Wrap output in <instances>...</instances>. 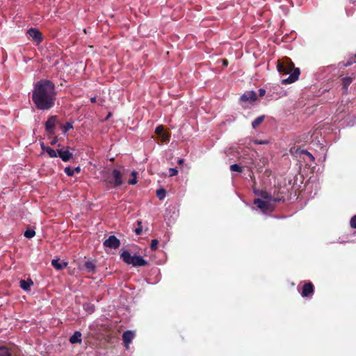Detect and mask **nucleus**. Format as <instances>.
<instances>
[{
    "label": "nucleus",
    "mask_w": 356,
    "mask_h": 356,
    "mask_svg": "<svg viewBox=\"0 0 356 356\" xmlns=\"http://www.w3.org/2000/svg\"><path fill=\"white\" fill-rule=\"evenodd\" d=\"M159 241L157 239H152L150 244V248L152 250L155 251L157 250Z\"/></svg>",
    "instance_id": "30"
},
{
    "label": "nucleus",
    "mask_w": 356,
    "mask_h": 356,
    "mask_svg": "<svg viewBox=\"0 0 356 356\" xmlns=\"http://www.w3.org/2000/svg\"><path fill=\"white\" fill-rule=\"evenodd\" d=\"M134 337H135V334L132 331L127 330L123 333L122 340L127 347H128L129 344L132 341V340L134 339Z\"/></svg>",
    "instance_id": "13"
},
{
    "label": "nucleus",
    "mask_w": 356,
    "mask_h": 356,
    "mask_svg": "<svg viewBox=\"0 0 356 356\" xmlns=\"http://www.w3.org/2000/svg\"><path fill=\"white\" fill-rule=\"evenodd\" d=\"M58 156H59L64 162L69 161L73 156L69 150L58 149Z\"/></svg>",
    "instance_id": "12"
},
{
    "label": "nucleus",
    "mask_w": 356,
    "mask_h": 356,
    "mask_svg": "<svg viewBox=\"0 0 356 356\" xmlns=\"http://www.w3.org/2000/svg\"><path fill=\"white\" fill-rule=\"evenodd\" d=\"M51 265L55 268L56 270H62L67 267V262H60V259H53L51 261Z\"/></svg>",
    "instance_id": "16"
},
{
    "label": "nucleus",
    "mask_w": 356,
    "mask_h": 356,
    "mask_svg": "<svg viewBox=\"0 0 356 356\" xmlns=\"http://www.w3.org/2000/svg\"><path fill=\"white\" fill-rule=\"evenodd\" d=\"M58 142V137L56 136L55 135L54 136V138L52 139V140L50 142V144L51 145H54L56 144V143Z\"/></svg>",
    "instance_id": "36"
},
{
    "label": "nucleus",
    "mask_w": 356,
    "mask_h": 356,
    "mask_svg": "<svg viewBox=\"0 0 356 356\" xmlns=\"http://www.w3.org/2000/svg\"><path fill=\"white\" fill-rule=\"evenodd\" d=\"M156 196L159 200H163L166 196V191L164 188H159L156 191Z\"/></svg>",
    "instance_id": "21"
},
{
    "label": "nucleus",
    "mask_w": 356,
    "mask_h": 356,
    "mask_svg": "<svg viewBox=\"0 0 356 356\" xmlns=\"http://www.w3.org/2000/svg\"><path fill=\"white\" fill-rule=\"evenodd\" d=\"M230 170L234 172H242L243 168L238 164H233L230 165Z\"/></svg>",
    "instance_id": "28"
},
{
    "label": "nucleus",
    "mask_w": 356,
    "mask_h": 356,
    "mask_svg": "<svg viewBox=\"0 0 356 356\" xmlns=\"http://www.w3.org/2000/svg\"><path fill=\"white\" fill-rule=\"evenodd\" d=\"M184 162V160L183 159H179L178 161H177V163L179 165H182Z\"/></svg>",
    "instance_id": "39"
},
{
    "label": "nucleus",
    "mask_w": 356,
    "mask_h": 356,
    "mask_svg": "<svg viewBox=\"0 0 356 356\" xmlns=\"http://www.w3.org/2000/svg\"><path fill=\"white\" fill-rule=\"evenodd\" d=\"M46 152L48 154L49 156L51 158H56L58 156V152L57 151L54 150V149L49 147L46 148Z\"/></svg>",
    "instance_id": "22"
},
{
    "label": "nucleus",
    "mask_w": 356,
    "mask_h": 356,
    "mask_svg": "<svg viewBox=\"0 0 356 356\" xmlns=\"http://www.w3.org/2000/svg\"><path fill=\"white\" fill-rule=\"evenodd\" d=\"M108 187L113 188H118L123 184L122 174L120 170L114 169L112 173L105 180Z\"/></svg>",
    "instance_id": "4"
},
{
    "label": "nucleus",
    "mask_w": 356,
    "mask_h": 356,
    "mask_svg": "<svg viewBox=\"0 0 356 356\" xmlns=\"http://www.w3.org/2000/svg\"><path fill=\"white\" fill-rule=\"evenodd\" d=\"M272 198H273L272 202H280L284 201V197L282 195H277L276 197L272 196Z\"/></svg>",
    "instance_id": "29"
},
{
    "label": "nucleus",
    "mask_w": 356,
    "mask_h": 356,
    "mask_svg": "<svg viewBox=\"0 0 356 356\" xmlns=\"http://www.w3.org/2000/svg\"><path fill=\"white\" fill-rule=\"evenodd\" d=\"M353 82V78L346 76L342 79V85H343V92H347L348 86L350 85V83Z\"/></svg>",
    "instance_id": "18"
},
{
    "label": "nucleus",
    "mask_w": 356,
    "mask_h": 356,
    "mask_svg": "<svg viewBox=\"0 0 356 356\" xmlns=\"http://www.w3.org/2000/svg\"><path fill=\"white\" fill-rule=\"evenodd\" d=\"M64 134L67 133L70 129H73L72 123L67 122L61 127Z\"/></svg>",
    "instance_id": "26"
},
{
    "label": "nucleus",
    "mask_w": 356,
    "mask_h": 356,
    "mask_svg": "<svg viewBox=\"0 0 356 356\" xmlns=\"http://www.w3.org/2000/svg\"><path fill=\"white\" fill-rule=\"evenodd\" d=\"M35 235V232L31 229H27L24 232V236L27 238H31Z\"/></svg>",
    "instance_id": "25"
},
{
    "label": "nucleus",
    "mask_w": 356,
    "mask_h": 356,
    "mask_svg": "<svg viewBox=\"0 0 356 356\" xmlns=\"http://www.w3.org/2000/svg\"><path fill=\"white\" fill-rule=\"evenodd\" d=\"M350 225L352 228L356 229V215L351 218Z\"/></svg>",
    "instance_id": "33"
},
{
    "label": "nucleus",
    "mask_w": 356,
    "mask_h": 356,
    "mask_svg": "<svg viewBox=\"0 0 356 356\" xmlns=\"http://www.w3.org/2000/svg\"><path fill=\"white\" fill-rule=\"evenodd\" d=\"M74 170V173L76 172V173H79L81 172V168L79 166L75 168L74 169H73Z\"/></svg>",
    "instance_id": "38"
},
{
    "label": "nucleus",
    "mask_w": 356,
    "mask_h": 356,
    "mask_svg": "<svg viewBox=\"0 0 356 356\" xmlns=\"http://www.w3.org/2000/svg\"><path fill=\"white\" fill-rule=\"evenodd\" d=\"M120 258L122 261L128 264H131L133 266H145L147 264V261L144 259L141 256H132L128 250H124L120 254Z\"/></svg>",
    "instance_id": "3"
},
{
    "label": "nucleus",
    "mask_w": 356,
    "mask_h": 356,
    "mask_svg": "<svg viewBox=\"0 0 356 356\" xmlns=\"http://www.w3.org/2000/svg\"><path fill=\"white\" fill-rule=\"evenodd\" d=\"M297 152L300 154H304V155H306L307 156H308V158L310 159L311 161H314V156L309 152H308L307 149H303L299 148L297 149Z\"/></svg>",
    "instance_id": "20"
},
{
    "label": "nucleus",
    "mask_w": 356,
    "mask_h": 356,
    "mask_svg": "<svg viewBox=\"0 0 356 356\" xmlns=\"http://www.w3.org/2000/svg\"><path fill=\"white\" fill-rule=\"evenodd\" d=\"M138 227H136L134 230L136 235H140L143 232V226L142 222L138 220L137 221Z\"/></svg>",
    "instance_id": "27"
},
{
    "label": "nucleus",
    "mask_w": 356,
    "mask_h": 356,
    "mask_svg": "<svg viewBox=\"0 0 356 356\" xmlns=\"http://www.w3.org/2000/svg\"><path fill=\"white\" fill-rule=\"evenodd\" d=\"M254 204L264 212L273 210L269 201L262 200L257 198L254 200Z\"/></svg>",
    "instance_id": "8"
},
{
    "label": "nucleus",
    "mask_w": 356,
    "mask_h": 356,
    "mask_svg": "<svg viewBox=\"0 0 356 356\" xmlns=\"http://www.w3.org/2000/svg\"><path fill=\"white\" fill-rule=\"evenodd\" d=\"M103 245L106 248L117 249L120 245V241L115 236L111 235L104 241Z\"/></svg>",
    "instance_id": "6"
},
{
    "label": "nucleus",
    "mask_w": 356,
    "mask_h": 356,
    "mask_svg": "<svg viewBox=\"0 0 356 356\" xmlns=\"http://www.w3.org/2000/svg\"><path fill=\"white\" fill-rule=\"evenodd\" d=\"M169 177H173L177 175L178 170H177V168H171L169 169Z\"/></svg>",
    "instance_id": "34"
},
{
    "label": "nucleus",
    "mask_w": 356,
    "mask_h": 356,
    "mask_svg": "<svg viewBox=\"0 0 356 356\" xmlns=\"http://www.w3.org/2000/svg\"><path fill=\"white\" fill-rule=\"evenodd\" d=\"M355 58H356V54H355Z\"/></svg>",
    "instance_id": "43"
},
{
    "label": "nucleus",
    "mask_w": 356,
    "mask_h": 356,
    "mask_svg": "<svg viewBox=\"0 0 356 356\" xmlns=\"http://www.w3.org/2000/svg\"><path fill=\"white\" fill-rule=\"evenodd\" d=\"M58 123V116L51 115L44 123V129L47 132V135L49 138L52 137L55 135V129L56 124Z\"/></svg>",
    "instance_id": "5"
},
{
    "label": "nucleus",
    "mask_w": 356,
    "mask_h": 356,
    "mask_svg": "<svg viewBox=\"0 0 356 356\" xmlns=\"http://www.w3.org/2000/svg\"><path fill=\"white\" fill-rule=\"evenodd\" d=\"M265 116L261 115L257 117L252 122V127L253 129H257L264 120Z\"/></svg>",
    "instance_id": "19"
},
{
    "label": "nucleus",
    "mask_w": 356,
    "mask_h": 356,
    "mask_svg": "<svg viewBox=\"0 0 356 356\" xmlns=\"http://www.w3.org/2000/svg\"><path fill=\"white\" fill-rule=\"evenodd\" d=\"M84 266L86 270L88 273H95L96 271V265L92 261H87L85 262Z\"/></svg>",
    "instance_id": "17"
},
{
    "label": "nucleus",
    "mask_w": 356,
    "mask_h": 356,
    "mask_svg": "<svg viewBox=\"0 0 356 356\" xmlns=\"http://www.w3.org/2000/svg\"><path fill=\"white\" fill-rule=\"evenodd\" d=\"M69 341L72 344L81 343L82 341L81 333L79 331L74 332L70 337Z\"/></svg>",
    "instance_id": "14"
},
{
    "label": "nucleus",
    "mask_w": 356,
    "mask_h": 356,
    "mask_svg": "<svg viewBox=\"0 0 356 356\" xmlns=\"http://www.w3.org/2000/svg\"><path fill=\"white\" fill-rule=\"evenodd\" d=\"M90 102L92 103H95L96 102V97H94L90 98Z\"/></svg>",
    "instance_id": "41"
},
{
    "label": "nucleus",
    "mask_w": 356,
    "mask_h": 356,
    "mask_svg": "<svg viewBox=\"0 0 356 356\" xmlns=\"http://www.w3.org/2000/svg\"><path fill=\"white\" fill-rule=\"evenodd\" d=\"M265 94H266V90L264 89L260 88L259 90V97H264L265 95Z\"/></svg>",
    "instance_id": "35"
},
{
    "label": "nucleus",
    "mask_w": 356,
    "mask_h": 356,
    "mask_svg": "<svg viewBox=\"0 0 356 356\" xmlns=\"http://www.w3.org/2000/svg\"><path fill=\"white\" fill-rule=\"evenodd\" d=\"M254 143L257 144V145H261V144H267L268 142L265 141V140H257L254 141Z\"/></svg>",
    "instance_id": "37"
},
{
    "label": "nucleus",
    "mask_w": 356,
    "mask_h": 356,
    "mask_svg": "<svg viewBox=\"0 0 356 356\" xmlns=\"http://www.w3.org/2000/svg\"><path fill=\"white\" fill-rule=\"evenodd\" d=\"M0 356H11V353L7 349H0Z\"/></svg>",
    "instance_id": "32"
},
{
    "label": "nucleus",
    "mask_w": 356,
    "mask_h": 356,
    "mask_svg": "<svg viewBox=\"0 0 356 356\" xmlns=\"http://www.w3.org/2000/svg\"><path fill=\"white\" fill-rule=\"evenodd\" d=\"M27 33L37 44H40L43 40L42 34L38 29L31 28Z\"/></svg>",
    "instance_id": "7"
},
{
    "label": "nucleus",
    "mask_w": 356,
    "mask_h": 356,
    "mask_svg": "<svg viewBox=\"0 0 356 356\" xmlns=\"http://www.w3.org/2000/svg\"><path fill=\"white\" fill-rule=\"evenodd\" d=\"M260 195L264 200H266V201H269L270 202H272V195L269 194L268 192L262 191H261Z\"/></svg>",
    "instance_id": "24"
},
{
    "label": "nucleus",
    "mask_w": 356,
    "mask_h": 356,
    "mask_svg": "<svg viewBox=\"0 0 356 356\" xmlns=\"http://www.w3.org/2000/svg\"><path fill=\"white\" fill-rule=\"evenodd\" d=\"M155 134L161 138L162 142H168L170 140V135L164 132V127L163 125H159L156 127Z\"/></svg>",
    "instance_id": "11"
},
{
    "label": "nucleus",
    "mask_w": 356,
    "mask_h": 356,
    "mask_svg": "<svg viewBox=\"0 0 356 356\" xmlns=\"http://www.w3.org/2000/svg\"><path fill=\"white\" fill-rule=\"evenodd\" d=\"M47 147H48V146H45V145H44V143H42V144H41V148H42V149L43 151L46 152V148H47Z\"/></svg>",
    "instance_id": "40"
},
{
    "label": "nucleus",
    "mask_w": 356,
    "mask_h": 356,
    "mask_svg": "<svg viewBox=\"0 0 356 356\" xmlns=\"http://www.w3.org/2000/svg\"><path fill=\"white\" fill-rule=\"evenodd\" d=\"M223 63L225 65H227V61L226 60H224Z\"/></svg>",
    "instance_id": "42"
},
{
    "label": "nucleus",
    "mask_w": 356,
    "mask_h": 356,
    "mask_svg": "<svg viewBox=\"0 0 356 356\" xmlns=\"http://www.w3.org/2000/svg\"><path fill=\"white\" fill-rule=\"evenodd\" d=\"M277 70L280 74H289V76L282 81L284 84H289L296 81L300 74V70L298 67H295L294 63L291 59L288 57H284L277 61Z\"/></svg>",
    "instance_id": "2"
},
{
    "label": "nucleus",
    "mask_w": 356,
    "mask_h": 356,
    "mask_svg": "<svg viewBox=\"0 0 356 356\" xmlns=\"http://www.w3.org/2000/svg\"><path fill=\"white\" fill-rule=\"evenodd\" d=\"M257 99V96L255 92L248 91L244 93L240 98L241 102L252 103Z\"/></svg>",
    "instance_id": "10"
},
{
    "label": "nucleus",
    "mask_w": 356,
    "mask_h": 356,
    "mask_svg": "<svg viewBox=\"0 0 356 356\" xmlns=\"http://www.w3.org/2000/svg\"><path fill=\"white\" fill-rule=\"evenodd\" d=\"M64 172L66 173V175L69 177H72L74 175V170L70 167H66L64 169Z\"/></svg>",
    "instance_id": "31"
},
{
    "label": "nucleus",
    "mask_w": 356,
    "mask_h": 356,
    "mask_svg": "<svg viewBox=\"0 0 356 356\" xmlns=\"http://www.w3.org/2000/svg\"><path fill=\"white\" fill-rule=\"evenodd\" d=\"M19 283L20 287L26 291H29L31 290V286L33 285V282L31 279H28L27 280H21Z\"/></svg>",
    "instance_id": "15"
},
{
    "label": "nucleus",
    "mask_w": 356,
    "mask_h": 356,
    "mask_svg": "<svg viewBox=\"0 0 356 356\" xmlns=\"http://www.w3.org/2000/svg\"><path fill=\"white\" fill-rule=\"evenodd\" d=\"M57 92L54 83L46 79H42L33 85L31 99L38 110L49 111L54 106Z\"/></svg>",
    "instance_id": "1"
},
{
    "label": "nucleus",
    "mask_w": 356,
    "mask_h": 356,
    "mask_svg": "<svg viewBox=\"0 0 356 356\" xmlns=\"http://www.w3.org/2000/svg\"><path fill=\"white\" fill-rule=\"evenodd\" d=\"M131 175L132 178L128 181V184L135 185L137 183V172L136 171H133Z\"/></svg>",
    "instance_id": "23"
},
{
    "label": "nucleus",
    "mask_w": 356,
    "mask_h": 356,
    "mask_svg": "<svg viewBox=\"0 0 356 356\" xmlns=\"http://www.w3.org/2000/svg\"><path fill=\"white\" fill-rule=\"evenodd\" d=\"M314 293V286L312 282L305 283L302 289L301 295L303 298L311 297Z\"/></svg>",
    "instance_id": "9"
}]
</instances>
